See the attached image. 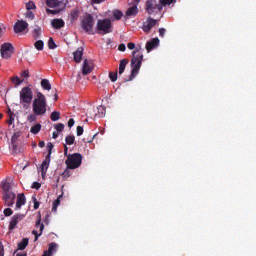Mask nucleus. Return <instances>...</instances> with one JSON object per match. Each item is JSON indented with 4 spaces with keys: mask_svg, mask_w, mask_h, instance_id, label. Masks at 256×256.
I'll return each instance as SVG.
<instances>
[{
    "mask_svg": "<svg viewBox=\"0 0 256 256\" xmlns=\"http://www.w3.org/2000/svg\"><path fill=\"white\" fill-rule=\"evenodd\" d=\"M32 111L38 117H42L47 113V98L43 93H37L36 98L32 102Z\"/></svg>",
    "mask_w": 256,
    "mask_h": 256,
    "instance_id": "nucleus-1",
    "label": "nucleus"
},
{
    "mask_svg": "<svg viewBox=\"0 0 256 256\" xmlns=\"http://www.w3.org/2000/svg\"><path fill=\"white\" fill-rule=\"evenodd\" d=\"M140 45L136 47V49L132 52V72L131 77H137L139 74V69H141V65L143 63V52Z\"/></svg>",
    "mask_w": 256,
    "mask_h": 256,
    "instance_id": "nucleus-2",
    "label": "nucleus"
},
{
    "mask_svg": "<svg viewBox=\"0 0 256 256\" xmlns=\"http://www.w3.org/2000/svg\"><path fill=\"white\" fill-rule=\"evenodd\" d=\"M175 0H148L146 2V11L149 15H153L154 13H160L163 10V6L171 5Z\"/></svg>",
    "mask_w": 256,
    "mask_h": 256,
    "instance_id": "nucleus-3",
    "label": "nucleus"
},
{
    "mask_svg": "<svg viewBox=\"0 0 256 256\" xmlns=\"http://www.w3.org/2000/svg\"><path fill=\"white\" fill-rule=\"evenodd\" d=\"M96 31L100 35L113 33V22L109 18L99 19L96 24Z\"/></svg>",
    "mask_w": 256,
    "mask_h": 256,
    "instance_id": "nucleus-4",
    "label": "nucleus"
},
{
    "mask_svg": "<svg viewBox=\"0 0 256 256\" xmlns=\"http://www.w3.org/2000/svg\"><path fill=\"white\" fill-rule=\"evenodd\" d=\"M46 5L54 9H46L47 13H50L51 15H57V13H61V11L65 10V7H67L65 2L61 0H46Z\"/></svg>",
    "mask_w": 256,
    "mask_h": 256,
    "instance_id": "nucleus-5",
    "label": "nucleus"
},
{
    "mask_svg": "<svg viewBox=\"0 0 256 256\" xmlns=\"http://www.w3.org/2000/svg\"><path fill=\"white\" fill-rule=\"evenodd\" d=\"M19 96L20 105H23V107L31 105V101H33V90L30 87H24L20 90Z\"/></svg>",
    "mask_w": 256,
    "mask_h": 256,
    "instance_id": "nucleus-6",
    "label": "nucleus"
},
{
    "mask_svg": "<svg viewBox=\"0 0 256 256\" xmlns=\"http://www.w3.org/2000/svg\"><path fill=\"white\" fill-rule=\"evenodd\" d=\"M81 161H83V157L79 153H75L69 155L65 161L68 169H77L81 167Z\"/></svg>",
    "mask_w": 256,
    "mask_h": 256,
    "instance_id": "nucleus-7",
    "label": "nucleus"
},
{
    "mask_svg": "<svg viewBox=\"0 0 256 256\" xmlns=\"http://www.w3.org/2000/svg\"><path fill=\"white\" fill-rule=\"evenodd\" d=\"M81 27L86 33H91L95 27V19L90 14H86L81 20Z\"/></svg>",
    "mask_w": 256,
    "mask_h": 256,
    "instance_id": "nucleus-8",
    "label": "nucleus"
},
{
    "mask_svg": "<svg viewBox=\"0 0 256 256\" xmlns=\"http://www.w3.org/2000/svg\"><path fill=\"white\" fill-rule=\"evenodd\" d=\"M14 32L15 33H22L25 35L26 33H29V23L23 21V20H18L14 24Z\"/></svg>",
    "mask_w": 256,
    "mask_h": 256,
    "instance_id": "nucleus-9",
    "label": "nucleus"
},
{
    "mask_svg": "<svg viewBox=\"0 0 256 256\" xmlns=\"http://www.w3.org/2000/svg\"><path fill=\"white\" fill-rule=\"evenodd\" d=\"M2 59H11L13 55V45L11 43H4L0 49Z\"/></svg>",
    "mask_w": 256,
    "mask_h": 256,
    "instance_id": "nucleus-10",
    "label": "nucleus"
},
{
    "mask_svg": "<svg viewBox=\"0 0 256 256\" xmlns=\"http://www.w3.org/2000/svg\"><path fill=\"white\" fill-rule=\"evenodd\" d=\"M97 111L98 112L95 113V108L88 109L87 111L88 117H91V119H95V117H98L99 119H101L102 117H105V113H107L104 106H99L97 108Z\"/></svg>",
    "mask_w": 256,
    "mask_h": 256,
    "instance_id": "nucleus-11",
    "label": "nucleus"
},
{
    "mask_svg": "<svg viewBox=\"0 0 256 256\" xmlns=\"http://www.w3.org/2000/svg\"><path fill=\"white\" fill-rule=\"evenodd\" d=\"M36 229L32 231V234L35 236L34 241H37L41 235H43V231L45 229V225L41 223V216H39L36 224H35Z\"/></svg>",
    "mask_w": 256,
    "mask_h": 256,
    "instance_id": "nucleus-12",
    "label": "nucleus"
},
{
    "mask_svg": "<svg viewBox=\"0 0 256 256\" xmlns=\"http://www.w3.org/2000/svg\"><path fill=\"white\" fill-rule=\"evenodd\" d=\"M155 25H157V20L153 19L151 17H148L142 25V31H144V33H149V31H151V29H153V27H155Z\"/></svg>",
    "mask_w": 256,
    "mask_h": 256,
    "instance_id": "nucleus-13",
    "label": "nucleus"
},
{
    "mask_svg": "<svg viewBox=\"0 0 256 256\" xmlns=\"http://www.w3.org/2000/svg\"><path fill=\"white\" fill-rule=\"evenodd\" d=\"M23 219H25V214H15L12 216L9 224L10 231H13V229H15L17 225L23 221Z\"/></svg>",
    "mask_w": 256,
    "mask_h": 256,
    "instance_id": "nucleus-14",
    "label": "nucleus"
},
{
    "mask_svg": "<svg viewBox=\"0 0 256 256\" xmlns=\"http://www.w3.org/2000/svg\"><path fill=\"white\" fill-rule=\"evenodd\" d=\"M3 200L8 207H11L15 203V193L13 192H4Z\"/></svg>",
    "mask_w": 256,
    "mask_h": 256,
    "instance_id": "nucleus-15",
    "label": "nucleus"
},
{
    "mask_svg": "<svg viewBox=\"0 0 256 256\" xmlns=\"http://www.w3.org/2000/svg\"><path fill=\"white\" fill-rule=\"evenodd\" d=\"M17 139H19V133H14L11 138L12 153L14 155H17V153H21V150L17 147Z\"/></svg>",
    "mask_w": 256,
    "mask_h": 256,
    "instance_id": "nucleus-16",
    "label": "nucleus"
},
{
    "mask_svg": "<svg viewBox=\"0 0 256 256\" xmlns=\"http://www.w3.org/2000/svg\"><path fill=\"white\" fill-rule=\"evenodd\" d=\"M93 71V62L91 60H84L82 73L83 75H89Z\"/></svg>",
    "mask_w": 256,
    "mask_h": 256,
    "instance_id": "nucleus-17",
    "label": "nucleus"
},
{
    "mask_svg": "<svg viewBox=\"0 0 256 256\" xmlns=\"http://www.w3.org/2000/svg\"><path fill=\"white\" fill-rule=\"evenodd\" d=\"M157 47H159V38H153L146 43V50L148 53Z\"/></svg>",
    "mask_w": 256,
    "mask_h": 256,
    "instance_id": "nucleus-18",
    "label": "nucleus"
},
{
    "mask_svg": "<svg viewBox=\"0 0 256 256\" xmlns=\"http://www.w3.org/2000/svg\"><path fill=\"white\" fill-rule=\"evenodd\" d=\"M50 163H51V157L46 156L45 160L42 162V165H41L42 177H45L47 175V169H49Z\"/></svg>",
    "mask_w": 256,
    "mask_h": 256,
    "instance_id": "nucleus-19",
    "label": "nucleus"
},
{
    "mask_svg": "<svg viewBox=\"0 0 256 256\" xmlns=\"http://www.w3.org/2000/svg\"><path fill=\"white\" fill-rule=\"evenodd\" d=\"M137 13H139V8H137V6L134 5L126 10L125 15L126 17H135L137 16Z\"/></svg>",
    "mask_w": 256,
    "mask_h": 256,
    "instance_id": "nucleus-20",
    "label": "nucleus"
},
{
    "mask_svg": "<svg viewBox=\"0 0 256 256\" xmlns=\"http://www.w3.org/2000/svg\"><path fill=\"white\" fill-rule=\"evenodd\" d=\"M51 25L54 29H61V27H65V21L63 19H53Z\"/></svg>",
    "mask_w": 256,
    "mask_h": 256,
    "instance_id": "nucleus-21",
    "label": "nucleus"
},
{
    "mask_svg": "<svg viewBox=\"0 0 256 256\" xmlns=\"http://www.w3.org/2000/svg\"><path fill=\"white\" fill-rule=\"evenodd\" d=\"M74 61L76 63H81V59H83V48H78L77 51L73 53Z\"/></svg>",
    "mask_w": 256,
    "mask_h": 256,
    "instance_id": "nucleus-22",
    "label": "nucleus"
},
{
    "mask_svg": "<svg viewBox=\"0 0 256 256\" xmlns=\"http://www.w3.org/2000/svg\"><path fill=\"white\" fill-rule=\"evenodd\" d=\"M25 194H18L17 196V202H16V209H21V207H23V205H25Z\"/></svg>",
    "mask_w": 256,
    "mask_h": 256,
    "instance_id": "nucleus-23",
    "label": "nucleus"
},
{
    "mask_svg": "<svg viewBox=\"0 0 256 256\" xmlns=\"http://www.w3.org/2000/svg\"><path fill=\"white\" fill-rule=\"evenodd\" d=\"M10 81L13 83L14 87H19L25 80L19 78V76H12L10 77Z\"/></svg>",
    "mask_w": 256,
    "mask_h": 256,
    "instance_id": "nucleus-24",
    "label": "nucleus"
},
{
    "mask_svg": "<svg viewBox=\"0 0 256 256\" xmlns=\"http://www.w3.org/2000/svg\"><path fill=\"white\" fill-rule=\"evenodd\" d=\"M113 15V21H121V19L123 18V12L121 10H114L112 12Z\"/></svg>",
    "mask_w": 256,
    "mask_h": 256,
    "instance_id": "nucleus-25",
    "label": "nucleus"
},
{
    "mask_svg": "<svg viewBox=\"0 0 256 256\" xmlns=\"http://www.w3.org/2000/svg\"><path fill=\"white\" fill-rule=\"evenodd\" d=\"M41 87L45 91H51V82H49V80H47V79H42Z\"/></svg>",
    "mask_w": 256,
    "mask_h": 256,
    "instance_id": "nucleus-26",
    "label": "nucleus"
},
{
    "mask_svg": "<svg viewBox=\"0 0 256 256\" xmlns=\"http://www.w3.org/2000/svg\"><path fill=\"white\" fill-rule=\"evenodd\" d=\"M55 251H57V244L52 242L49 244L48 250L44 251V253H49L50 256H53V253H55Z\"/></svg>",
    "mask_w": 256,
    "mask_h": 256,
    "instance_id": "nucleus-27",
    "label": "nucleus"
},
{
    "mask_svg": "<svg viewBox=\"0 0 256 256\" xmlns=\"http://www.w3.org/2000/svg\"><path fill=\"white\" fill-rule=\"evenodd\" d=\"M127 63L128 61L123 59L120 61L119 64V75H123V73L125 72V67H127Z\"/></svg>",
    "mask_w": 256,
    "mask_h": 256,
    "instance_id": "nucleus-28",
    "label": "nucleus"
},
{
    "mask_svg": "<svg viewBox=\"0 0 256 256\" xmlns=\"http://www.w3.org/2000/svg\"><path fill=\"white\" fill-rule=\"evenodd\" d=\"M29 245V239L24 238L21 242L18 243V249L20 251H23Z\"/></svg>",
    "mask_w": 256,
    "mask_h": 256,
    "instance_id": "nucleus-29",
    "label": "nucleus"
},
{
    "mask_svg": "<svg viewBox=\"0 0 256 256\" xmlns=\"http://www.w3.org/2000/svg\"><path fill=\"white\" fill-rule=\"evenodd\" d=\"M41 33H42L41 27L36 26L33 30L34 39H39L41 37Z\"/></svg>",
    "mask_w": 256,
    "mask_h": 256,
    "instance_id": "nucleus-30",
    "label": "nucleus"
},
{
    "mask_svg": "<svg viewBox=\"0 0 256 256\" xmlns=\"http://www.w3.org/2000/svg\"><path fill=\"white\" fill-rule=\"evenodd\" d=\"M51 121H59V119H61V113H59V111H53L51 113Z\"/></svg>",
    "mask_w": 256,
    "mask_h": 256,
    "instance_id": "nucleus-31",
    "label": "nucleus"
},
{
    "mask_svg": "<svg viewBox=\"0 0 256 256\" xmlns=\"http://www.w3.org/2000/svg\"><path fill=\"white\" fill-rule=\"evenodd\" d=\"M39 131H41V124H36V125L32 126L30 129V133H32V135H37V133H39Z\"/></svg>",
    "mask_w": 256,
    "mask_h": 256,
    "instance_id": "nucleus-32",
    "label": "nucleus"
},
{
    "mask_svg": "<svg viewBox=\"0 0 256 256\" xmlns=\"http://www.w3.org/2000/svg\"><path fill=\"white\" fill-rule=\"evenodd\" d=\"M2 189L4 193H10L11 191L9 190L11 189V184H9L7 181H2Z\"/></svg>",
    "mask_w": 256,
    "mask_h": 256,
    "instance_id": "nucleus-33",
    "label": "nucleus"
},
{
    "mask_svg": "<svg viewBox=\"0 0 256 256\" xmlns=\"http://www.w3.org/2000/svg\"><path fill=\"white\" fill-rule=\"evenodd\" d=\"M34 45H35V49H37L38 51H43V47L45 46L42 40L36 41Z\"/></svg>",
    "mask_w": 256,
    "mask_h": 256,
    "instance_id": "nucleus-34",
    "label": "nucleus"
},
{
    "mask_svg": "<svg viewBox=\"0 0 256 256\" xmlns=\"http://www.w3.org/2000/svg\"><path fill=\"white\" fill-rule=\"evenodd\" d=\"M60 204H61V200H59V199H56L53 202V206H52L53 213H57V207H59Z\"/></svg>",
    "mask_w": 256,
    "mask_h": 256,
    "instance_id": "nucleus-35",
    "label": "nucleus"
},
{
    "mask_svg": "<svg viewBox=\"0 0 256 256\" xmlns=\"http://www.w3.org/2000/svg\"><path fill=\"white\" fill-rule=\"evenodd\" d=\"M37 114H30L27 117V122L28 123H34V121H37Z\"/></svg>",
    "mask_w": 256,
    "mask_h": 256,
    "instance_id": "nucleus-36",
    "label": "nucleus"
},
{
    "mask_svg": "<svg viewBox=\"0 0 256 256\" xmlns=\"http://www.w3.org/2000/svg\"><path fill=\"white\" fill-rule=\"evenodd\" d=\"M8 125H13L15 123V114L12 112L9 113V119L7 120Z\"/></svg>",
    "mask_w": 256,
    "mask_h": 256,
    "instance_id": "nucleus-37",
    "label": "nucleus"
},
{
    "mask_svg": "<svg viewBox=\"0 0 256 256\" xmlns=\"http://www.w3.org/2000/svg\"><path fill=\"white\" fill-rule=\"evenodd\" d=\"M54 128L56 129V131L58 133H61L63 131V129H65V125L63 123H59V124H56L54 126Z\"/></svg>",
    "mask_w": 256,
    "mask_h": 256,
    "instance_id": "nucleus-38",
    "label": "nucleus"
},
{
    "mask_svg": "<svg viewBox=\"0 0 256 256\" xmlns=\"http://www.w3.org/2000/svg\"><path fill=\"white\" fill-rule=\"evenodd\" d=\"M66 143L67 145H73V143H75V136H67Z\"/></svg>",
    "mask_w": 256,
    "mask_h": 256,
    "instance_id": "nucleus-39",
    "label": "nucleus"
},
{
    "mask_svg": "<svg viewBox=\"0 0 256 256\" xmlns=\"http://www.w3.org/2000/svg\"><path fill=\"white\" fill-rule=\"evenodd\" d=\"M20 79H28V77H29V70H24V71H22L21 73H20Z\"/></svg>",
    "mask_w": 256,
    "mask_h": 256,
    "instance_id": "nucleus-40",
    "label": "nucleus"
},
{
    "mask_svg": "<svg viewBox=\"0 0 256 256\" xmlns=\"http://www.w3.org/2000/svg\"><path fill=\"white\" fill-rule=\"evenodd\" d=\"M109 77L112 83H115V81H117V72H110Z\"/></svg>",
    "mask_w": 256,
    "mask_h": 256,
    "instance_id": "nucleus-41",
    "label": "nucleus"
},
{
    "mask_svg": "<svg viewBox=\"0 0 256 256\" xmlns=\"http://www.w3.org/2000/svg\"><path fill=\"white\" fill-rule=\"evenodd\" d=\"M48 47H49V49H55V47H57V45H55V41L53 40V38L49 39Z\"/></svg>",
    "mask_w": 256,
    "mask_h": 256,
    "instance_id": "nucleus-42",
    "label": "nucleus"
},
{
    "mask_svg": "<svg viewBox=\"0 0 256 256\" xmlns=\"http://www.w3.org/2000/svg\"><path fill=\"white\" fill-rule=\"evenodd\" d=\"M4 215L5 217H11V215H13V210H11V208L4 209Z\"/></svg>",
    "mask_w": 256,
    "mask_h": 256,
    "instance_id": "nucleus-43",
    "label": "nucleus"
},
{
    "mask_svg": "<svg viewBox=\"0 0 256 256\" xmlns=\"http://www.w3.org/2000/svg\"><path fill=\"white\" fill-rule=\"evenodd\" d=\"M47 149H48V156L51 157V153L53 151V143L48 142Z\"/></svg>",
    "mask_w": 256,
    "mask_h": 256,
    "instance_id": "nucleus-44",
    "label": "nucleus"
},
{
    "mask_svg": "<svg viewBox=\"0 0 256 256\" xmlns=\"http://www.w3.org/2000/svg\"><path fill=\"white\" fill-rule=\"evenodd\" d=\"M32 201L34 203V209H39V201H37V198L35 196L32 197Z\"/></svg>",
    "mask_w": 256,
    "mask_h": 256,
    "instance_id": "nucleus-45",
    "label": "nucleus"
},
{
    "mask_svg": "<svg viewBox=\"0 0 256 256\" xmlns=\"http://www.w3.org/2000/svg\"><path fill=\"white\" fill-rule=\"evenodd\" d=\"M26 9H28V11H30L31 9H35V3L34 2H28L26 4Z\"/></svg>",
    "mask_w": 256,
    "mask_h": 256,
    "instance_id": "nucleus-46",
    "label": "nucleus"
},
{
    "mask_svg": "<svg viewBox=\"0 0 256 256\" xmlns=\"http://www.w3.org/2000/svg\"><path fill=\"white\" fill-rule=\"evenodd\" d=\"M81 135H83V127L82 126H78L77 127V136L81 137Z\"/></svg>",
    "mask_w": 256,
    "mask_h": 256,
    "instance_id": "nucleus-47",
    "label": "nucleus"
},
{
    "mask_svg": "<svg viewBox=\"0 0 256 256\" xmlns=\"http://www.w3.org/2000/svg\"><path fill=\"white\" fill-rule=\"evenodd\" d=\"M32 189H41V183L39 182H34L32 184Z\"/></svg>",
    "mask_w": 256,
    "mask_h": 256,
    "instance_id": "nucleus-48",
    "label": "nucleus"
},
{
    "mask_svg": "<svg viewBox=\"0 0 256 256\" xmlns=\"http://www.w3.org/2000/svg\"><path fill=\"white\" fill-rule=\"evenodd\" d=\"M127 47L130 50L137 49V48H135V43H133V42L128 43Z\"/></svg>",
    "mask_w": 256,
    "mask_h": 256,
    "instance_id": "nucleus-49",
    "label": "nucleus"
},
{
    "mask_svg": "<svg viewBox=\"0 0 256 256\" xmlns=\"http://www.w3.org/2000/svg\"><path fill=\"white\" fill-rule=\"evenodd\" d=\"M159 35H160V37H165V28L159 29Z\"/></svg>",
    "mask_w": 256,
    "mask_h": 256,
    "instance_id": "nucleus-50",
    "label": "nucleus"
},
{
    "mask_svg": "<svg viewBox=\"0 0 256 256\" xmlns=\"http://www.w3.org/2000/svg\"><path fill=\"white\" fill-rule=\"evenodd\" d=\"M73 125H75V120L73 118H71L68 121V127H73Z\"/></svg>",
    "mask_w": 256,
    "mask_h": 256,
    "instance_id": "nucleus-51",
    "label": "nucleus"
},
{
    "mask_svg": "<svg viewBox=\"0 0 256 256\" xmlns=\"http://www.w3.org/2000/svg\"><path fill=\"white\" fill-rule=\"evenodd\" d=\"M118 49H119L120 51H125V49H127V47L125 46V44H120V45L118 46Z\"/></svg>",
    "mask_w": 256,
    "mask_h": 256,
    "instance_id": "nucleus-52",
    "label": "nucleus"
},
{
    "mask_svg": "<svg viewBox=\"0 0 256 256\" xmlns=\"http://www.w3.org/2000/svg\"><path fill=\"white\" fill-rule=\"evenodd\" d=\"M0 256H5V251L2 244H0Z\"/></svg>",
    "mask_w": 256,
    "mask_h": 256,
    "instance_id": "nucleus-53",
    "label": "nucleus"
},
{
    "mask_svg": "<svg viewBox=\"0 0 256 256\" xmlns=\"http://www.w3.org/2000/svg\"><path fill=\"white\" fill-rule=\"evenodd\" d=\"M71 17L74 20L77 19V17H78L77 11L72 12Z\"/></svg>",
    "mask_w": 256,
    "mask_h": 256,
    "instance_id": "nucleus-54",
    "label": "nucleus"
},
{
    "mask_svg": "<svg viewBox=\"0 0 256 256\" xmlns=\"http://www.w3.org/2000/svg\"><path fill=\"white\" fill-rule=\"evenodd\" d=\"M103 2H105V0H92V3H96V4L103 3Z\"/></svg>",
    "mask_w": 256,
    "mask_h": 256,
    "instance_id": "nucleus-55",
    "label": "nucleus"
},
{
    "mask_svg": "<svg viewBox=\"0 0 256 256\" xmlns=\"http://www.w3.org/2000/svg\"><path fill=\"white\" fill-rule=\"evenodd\" d=\"M52 137L53 139H57V137H59V132H53Z\"/></svg>",
    "mask_w": 256,
    "mask_h": 256,
    "instance_id": "nucleus-56",
    "label": "nucleus"
},
{
    "mask_svg": "<svg viewBox=\"0 0 256 256\" xmlns=\"http://www.w3.org/2000/svg\"><path fill=\"white\" fill-rule=\"evenodd\" d=\"M38 145H39V147L41 149H43V147H45V142L44 141H40Z\"/></svg>",
    "mask_w": 256,
    "mask_h": 256,
    "instance_id": "nucleus-57",
    "label": "nucleus"
},
{
    "mask_svg": "<svg viewBox=\"0 0 256 256\" xmlns=\"http://www.w3.org/2000/svg\"><path fill=\"white\" fill-rule=\"evenodd\" d=\"M67 153H68V148L67 146H65L64 155H67Z\"/></svg>",
    "mask_w": 256,
    "mask_h": 256,
    "instance_id": "nucleus-58",
    "label": "nucleus"
},
{
    "mask_svg": "<svg viewBox=\"0 0 256 256\" xmlns=\"http://www.w3.org/2000/svg\"><path fill=\"white\" fill-rule=\"evenodd\" d=\"M28 16L31 17V19H33V13L29 12Z\"/></svg>",
    "mask_w": 256,
    "mask_h": 256,
    "instance_id": "nucleus-59",
    "label": "nucleus"
},
{
    "mask_svg": "<svg viewBox=\"0 0 256 256\" xmlns=\"http://www.w3.org/2000/svg\"><path fill=\"white\" fill-rule=\"evenodd\" d=\"M16 256H27L26 254H17Z\"/></svg>",
    "mask_w": 256,
    "mask_h": 256,
    "instance_id": "nucleus-60",
    "label": "nucleus"
},
{
    "mask_svg": "<svg viewBox=\"0 0 256 256\" xmlns=\"http://www.w3.org/2000/svg\"><path fill=\"white\" fill-rule=\"evenodd\" d=\"M3 32V29L2 28H0V35H1V33Z\"/></svg>",
    "mask_w": 256,
    "mask_h": 256,
    "instance_id": "nucleus-61",
    "label": "nucleus"
},
{
    "mask_svg": "<svg viewBox=\"0 0 256 256\" xmlns=\"http://www.w3.org/2000/svg\"><path fill=\"white\" fill-rule=\"evenodd\" d=\"M2 118H3V114L0 113V119H2Z\"/></svg>",
    "mask_w": 256,
    "mask_h": 256,
    "instance_id": "nucleus-62",
    "label": "nucleus"
},
{
    "mask_svg": "<svg viewBox=\"0 0 256 256\" xmlns=\"http://www.w3.org/2000/svg\"><path fill=\"white\" fill-rule=\"evenodd\" d=\"M63 175H67V171H64Z\"/></svg>",
    "mask_w": 256,
    "mask_h": 256,
    "instance_id": "nucleus-63",
    "label": "nucleus"
},
{
    "mask_svg": "<svg viewBox=\"0 0 256 256\" xmlns=\"http://www.w3.org/2000/svg\"><path fill=\"white\" fill-rule=\"evenodd\" d=\"M137 3H139V0H137Z\"/></svg>",
    "mask_w": 256,
    "mask_h": 256,
    "instance_id": "nucleus-64",
    "label": "nucleus"
}]
</instances>
